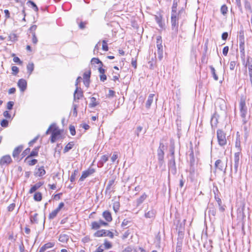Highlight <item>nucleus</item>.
<instances>
[{"label":"nucleus","instance_id":"obj_33","mask_svg":"<svg viewBox=\"0 0 252 252\" xmlns=\"http://www.w3.org/2000/svg\"><path fill=\"white\" fill-rule=\"evenodd\" d=\"M91 102L89 104V106L91 108L95 107L98 105V103L96 101V98L94 97L91 98Z\"/></svg>","mask_w":252,"mask_h":252},{"label":"nucleus","instance_id":"obj_46","mask_svg":"<svg viewBox=\"0 0 252 252\" xmlns=\"http://www.w3.org/2000/svg\"><path fill=\"white\" fill-rule=\"evenodd\" d=\"M218 123V120L216 118L213 117L211 119V124L212 126H216Z\"/></svg>","mask_w":252,"mask_h":252},{"label":"nucleus","instance_id":"obj_28","mask_svg":"<svg viewBox=\"0 0 252 252\" xmlns=\"http://www.w3.org/2000/svg\"><path fill=\"white\" fill-rule=\"evenodd\" d=\"M158 48L157 54H158V58L160 61L162 60L163 58V47L157 46Z\"/></svg>","mask_w":252,"mask_h":252},{"label":"nucleus","instance_id":"obj_22","mask_svg":"<svg viewBox=\"0 0 252 252\" xmlns=\"http://www.w3.org/2000/svg\"><path fill=\"white\" fill-rule=\"evenodd\" d=\"M154 95H155L154 94H152L149 95L148 100H147L146 103V107L147 108H148V109L150 108L152 103L153 102Z\"/></svg>","mask_w":252,"mask_h":252},{"label":"nucleus","instance_id":"obj_25","mask_svg":"<svg viewBox=\"0 0 252 252\" xmlns=\"http://www.w3.org/2000/svg\"><path fill=\"white\" fill-rule=\"evenodd\" d=\"M235 147L237 149V152L239 153V154L241 153V141L240 138L239 136H237L235 142Z\"/></svg>","mask_w":252,"mask_h":252},{"label":"nucleus","instance_id":"obj_39","mask_svg":"<svg viewBox=\"0 0 252 252\" xmlns=\"http://www.w3.org/2000/svg\"><path fill=\"white\" fill-rule=\"evenodd\" d=\"M58 212L56 210H53L51 213L49 214V219L50 220H52L54 219L57 215Z\"/></svg>","mask_w":252,"mask_h":252},{"label":"nucleus","instance_id":"obj_10","mask_svg":"<svg viewBox=\"0 0 252 252\" xmlns=\"http://www.w3.org/2000/svg\"><path fill=\"white\" fill-rule=\"evenodd\" d=\"M17 85L21 92H24L27 89V83L24 79L19 80Z\"/></svg>","mask_w":252,"mask_h":252},{"label":"nucleus","instance_id":"obj_8","mask_svg":"<svg viewBox=\"0 0 252 252\" xmlns=\"http://www.w3.org/2000/svg\"><path fill=\"white\" fill-rule=\"evenodd\" d=\"M12 162V159L9 155H5L1 158L0 159V165L2 166L4 165H8Z\"/></svg>","mask_w":252,"mask_h":252},{"label":"nucleus","instance_id":"obj_31","mask_svg":"<svg viewBox=\"0 0 252 252\" xmlns=\"http://www.w3.org/2000/svg\"><path fill=\"white\" fill-rule=\"evenodd\" d=\"M209 67L211 69V73L213 75V78L215 80L218 81L219 80V77L216 73V70L215 68L212 65H210Z\"/></svg>","mask_w":252,"mask_h":252},{"label":"nucleus","instance_id":"obj_11","mask_svg":"<svg viewBox=\"0 0 252 252\" xmlns=\"http://www.w3.org/2000/svg\"><path fill=\"white\" fill-rule=\"evenodd\" d=\"M83 96V92L80 88V90L78 87L76 88L74 93V100L75 101L76 99L79 100Z\"/></svg>","mask_w":252,"mask_h":252},{"label":"nucleus","instance_id":"obj_63","mask_svg":"<svg viewBox=\"0 0 252 252\" xmlns=\"http://www.w3.org/2000/svg\"><path fill=\"white\" fill-rule=\"evenodd\" d=\"M108 159V157L106 155H103L101 157V162L103 163L106 162Z\"/></svg>","mask_w":252,"mask_h":252},{"label":"nucleus","instance_id":"obj_61","mask_svg":"<svg viewBox=\"0 0 252 252\" xmlns=\"http://www.w3.org/2000/svg\"><path fill=\"white\" fill-rule=\"evenodd\" d=\"M176 252H182V244L179 243H177Z\"/></svg>","mask_w":252,"mask_h":252},{"label":"nucleus","instance_id":"obj_44","mask_svg":"<svg viewBox=\"0 0 252 252\" xmlns=\"http://www.w3.org/2000/svg\"><path fill=\"white\" fill-rule=\"evenodd\" d=\"M227 7L226 6V5H223L222 6H221V8H220V11H221V13L223 15H224L225 14H226L227 12Z\"/></svg>","mask_w":252,"mask_h":252},{"label":"nucleus","instance_id":"obj_38","mask_svg":"<svg viewBox=\"0 0 252 252\" xmlns=\"http://www.w3.org/2000/svg\"><path fill=\"white\" fill-rule=\"evenodd\" d=\"M243 64L246 67L252 64V59L250 56H248L247 61L246 62H245L244 64Z\"/></svg>","mask_w":252,"mask_h":252},{"label":"nucleus","instance_id":"obj_24","mask_svg":"<svg viewBox=\"0 0 252 252\" xmlns=\"http://www.w3.org/2000/svg\"><path fill=\"white\" fill-rule=\"evenodd\" d=\"M69 240V236L65 234H61L59 237V241L62 243H66Z\"/></svg>","mask_w":252,"mask_h":252},{"label":"nucleus","instance_id":"obj_6","mask_svg":"<svg viewBox=\"0 0 252 252\" xmlns=\"http://www.w3.org/2000/svg\"><path fill=\"white\" fill-rule=\"evenodd\" d=\"M227 164H224L221 160L218 159L216 161L215 163V167L216 169L219 170L220 171H223L225 172L226 169Z\"/></svg>","mask_w":252,"mask_h":252},{"label":"nucleus","instance_id":"obj_30","mask_svg":"<svg viewBox=\"0 0 252 252\" xmlns=\"http://www.w3.org/2000/svg\"><path fill=\"white\" fill-rule=\"evenodd\" d=\"M208 213L210 216H212L213 217H215L216 216V210L213 206L212 207H211L210 205L208 208Z\"/></svg>","mask_w":252,"mask_h":252},{"label":"nucleus","instance_id":"obj_20","mask_svg":"<svg viewBox=\"0 0 252 252\" xmlns=\"http://www.w3.org/2000/svg\"><path fill=\"white\" fill-rule=\"evenodd\" d=\"M39 147H35L30 153V154L27 157V158L25 159V161L28 160L30 157H36L38 155V151H39Z\"/></svg>","mask_w":252,"mask_h":252},{"label":"nucleus","instance_id":"obj_15","mask_svg":"<svg viewBox=\"0 0 252 252\" xmlns=\"http://www.w3.org/2000/svg\"><path fill=\"white\" fill-rule=\"evenodd\" d=\"M23 148V146L20 145L14 149V150L13 151L12 153V156L14 158H18L19 156V155L21 152Z\"/></svg>","mask_w":252,"mask_h":252},{"label":"nucleus","instance_id":"obj_23","mask_svg":"<svg viewBox=\"0 0 252 252\" xmlns=\"http://www.w3.org/2000/svg\"><path fill=\"white\" fill-rule=\"evenodd\" d=\"M147 197V195L144 193L139 198L136 200V206H139L141 205Z\"/></svg>","mask_w":252,"mask_h":252},{"label":"nucleus","instance_id":"obj_13","mask_svg":"<svg viewBox=\"0 0 252 252\" xmlns=\"http://www.w3.org/2000/svg\"><path fill=\"white\" fill-rule=\"evenodd\" d=\"M43 185V182H39L32 186L30 189L29 193L32 194L37 190Z\"/></svg>","mask_w":252,"mask_h":252},{"label":"nucleus","instance_id":"obj_59","mask_svg":"<svg viewBox=\"0 0 252 252\" xmlns=\"http://www.w3.org/2000/svg\"><path fill=\"white\" fill-rule=\"evenodd\" d=\"M14 105V102L13 101H8L7 103V109L11 110L12 109Z\"/></svg>","mask_w":252,"mask_h":252},{"label":"nucleus","instance_id":"obj_1","mask_svg":"<svg viewBox=\"0 0 252 252\" xmlns=\"http://www.w3.org/2000/svg\"><path fill=\"white\" fill-rule=\"evenodd\" d=\"M240 110L243 124L245 125L248 122V120L246 118L247 107L246 106L245 100L243 97H241L240 100Z\"/></svg>","mask_w":252,"mask_h":252},{"label":"nucleus","instance_id":"obj_3","mask_svg":"<svg viewBox=\"0 0 252 252\" xmlns=\"http://www.w3.org/2000/svg\"><path fill=\"white\" fill-rule=\"evenodd\" d=\"M217 134L219 144L220 146L225 145L227 143L225 133L221 129H218L217 131Z\"/></svg>","mask_w":252,"mask_h":252},{"label":"nucleus","instance_id":"obj_27","mask_svg":"<svg viewBox=\"0 0 252 252\" xmlns=\"http://www.w3.org/2000/svg\"><path fill=\"white\" fill-rule=\"evenodd\" d=\"M37 213H35L33 215H31L30 219V221L32 224L34 223H38V221L37 219Z\"/></svg>","mask_w":252,"mask_h":252},{"label":"nucleus","instance_id":"obj_14","mask_svg":"<svg viewBox=\"0 0 252 252\" xmlns=\"http://www.w3.org/2000/svg\"><path fill=\"white\" fill-rule=\"evenodd\" d=\"M155 19L159 27L162 28L164 26V23L163 22L162 16L160 14L155 15Z\"/></svg>","mask_w":252,"mask_h":252},{"label":"nucleus","instance_id":"obj_56","mask_svg":"<svg viewBox=\"0 0 252 252\" xmlns=\"http://www.w3.org/2000/svg\"><path fill=\"white\" fill-rule=\"evenodd\" d=\"M104 245L105 248L107 249H110L112 247V245L111 243L106 240H105L104 241Z\"/></svg>","mask_w":252,"mask_h":252},{"label":"nucleus","instance_id":"obj_48","mask_svg":"<svg viewBox=\"0 0 252 252\" xmlns=\"http://www.w3.org/2000/svg\"><path fill=\"white\" fill-rule=\"evenodd\" d=\"M241 54V58L242 60L243 63L244 64L245 60V49L240 50Z\"/></svg>","mask_w":252,"mask_h":252},{"label":"nucleus","instance_id":"obj_60","mask_svg":"<svg viewBox=\"0 0 252 252\" xmlns=\"http://www.w3.org/2000/svg\"><path fill=\"white\" fill-rule=\"evenodd\" d=\"M15 207V204L12 203L8 206L7 210L9 212H12L14 209Z\"/></svg>","mask_w":252,"mask_h":252},{"label":"nucleus","instance_id":"obj_49","mask_svg":"<svg viewBox=\"0 0 252 252\" xmlns=\"http://www.w3.org/2000/svg\"><path fill=\"white\" fill-rule=\"evenodd\" d=\"M12 74L16 75L19 72V68L16 66H13L11 68Z\"/></svg>","mask_w":252,"mask_h":252},{"label":"nucleus","instance_id":"obj_17","mask_svg":"<svg viewBox=\"0 0 252 252\" xmlns=\"http://www.w3.org/2000/svg\"><path fill=\"white\" fill-rule=\"evenodd\" d=\"M54 243L49 242L44 244L39 250V252H44L47 249L53 247Z\"/></svg>","mask_w":252,"mask_h":252},{"label":"nucleus","instance_id":"obj_54","mask_svg":"<svg viewBox=\"0 0 252 252\" xmlns=\"http://www.w3.org/2000/svg\"><path fill=\"white\" fill-rule=\"evenodd\" d=\"M236 65L235 61H231L229 63V69L231 70H233Z\"/></svg>","mask_w":252,"mask_h":252},{"label":"nucleus","instance_id":"obj_21","mask_svg":"<svg viewBox=\"0 0 252 252\" xmlns=\"http://www.w3.org/2000/svg\"><path fill=\"white\" fill-rule=\"evenodd\" d=\"M46 173V171L44 169V166L39 167L37 169V171L35 172V175L38 177H42Z\"/></svg>","mask_w":252,"mask_h":252},{"label":"nucleus","instance_id":"obj_26","mask_svg":"<svg viewBox=\"0 0 252 252\" xmlns=\"http://www.w3.org/2000/svg\"><path fill=\"white\" fill-rule=\"evenodd\" d=\"M74 145V143L73 141L69 142L63 149V153H65L68 152L70 150H71Z\"/></svg>","mask_w":252,"mask_h":252},{"label":"nucleus","instance_id":"obj_34","mask_svg":"<svg viewBox=\"0 0 252 252\" xmlns=\"http://www.w3.org/2000/svg\"><path fill=\"white\" fill-rule=\"evenodd\" d=\"M27 68L28 72L31 74L34 69V64L32 63H29L27 66Z\"/></svg>","mask_w":252,"mask_h":252},{"label":"nucleus","instance_id":"obj_37","mask_svg":"<svg viewBox=\"0 0 252 252\" xmlns=\"http://www.w3.org/2000/svg\"><path fill=\"white\" fill-rule=\"evenodd\" d=\"M104 232V229H101L100 230H98L96 232H95L94 234V236L95 237H103V234Z\"/></svg>","mask_w":252,"mask_h":252},{"label":"nucleus","instance_id":"obj_58","mask_svg":"<svg viewBox=\"0 0 252 252\" xmlns=\"http://www.w3.org/2000/svg\"><path fill=\"white\" fill-rule=\"evenodd\" d=\"M118 157V155L116 152L114 153L111 159L112 162H114Z\"/></svg>","mask_w":252,"mask_h":252},{"label":"nucleus","instance_id":"obj_35","mask_svg":"<svg viewBox=\"0 0 252 252\" xmlns=\"http://www.w3.org/2000/svg\"><path fill=\"white\" fill-rule=\"evenodd\" d=\"M91 62L92 64H99V65H103V63L98 58H93Z\"/></svg>","mask_w":252,"mask_h":252},{"label":"nucleus","instance_id":"obj_7","mask_svg":"<svg viewBox=\"0 0 252 252\" xmlns=\"http://www.w3.org/2000/svg\"><path fill=\"white\" fill-rule=\"evenodd\" d=\"M95 172V170L94 168H89L87 170L84 171L82 172V175L79 179V181H83L86 178L92 175Z\"/></svg>","mask_w":252,"mask_h":252},{"label":"nucleus","instance_id":"obj_62","mask_svg":"<svg viewBox=\"0 0 252 252\" xmlns=\"http://www.w3.org/2000/svg\"><path fill=\"white\" fill-rule=\"evenodd\" d=\"M30 150H31L29 148H28L26 150H25L22 153V157H24L26 156H27L29 153H30Z\"/></svg>","mask_w":252,"mask_h":252},{"label":"nucleus","instance_id":"obj_29","mask_svg":"<svg viewBox=\"0 0 252 252\" xmlns=\"http://www.w3.org/2000/svg\"><path fill=\"white\" fill-rule=\"evenodd\" d=\"M177 6H178V1H173V5L172 6L171 14L179 15V14L181 13V11H180L179 12L178 14H177V13L176 12Z\"/></svg>","mask_w":252,"mask_h":252},{"label":"nucleus","instance_id":"obj_55","mask_svg":"<svg viewBox=\"0 0 252 252\" xmlns=\"http://www.w3.org/2000/svg\"><path fill=\"white\" fill-rule=\"evenodd\" d=\"M32 42L33 44H35L37 43L38 40L36 36L35 32H32Z\"/></svg>","mask_w":252,"mask_h":252},{"label":"nucleus","instance_id":"obj_47","mask_svg":"<svg viewBox=\"0 0 252 252\" xmlns=\"http://www.w3.org/2000/svg\"><path fill=\"white\" fill-rule=\"evenodd\" d=\"M162 39L160 36H158L157 37V46L161 47Z\"/></svg>","mask_w":252,"mask_h":252},{"label":"nucleus","instance_id":"obj_32","mask_svg":"<svg viewBox=\"0 0 252 252\" xmlns=\"http://www.w3.org/2000/svg\"><path fill=\"white\" fill-rule=\"evenodd\" d=\"M33 199L36 201H40L42 200V194L40 192H36L34 193Z\"/></svg>","mask_w":252,"mask_h":252},{"label":"nucleus","instance_id":"obj_18","mask_svg":"<svg viewBox=\"0 0 252 252\" xmlns=\"http://www.w3.org/2000/svg\"><path fill=\"white\" fill-rule=\"evenodd\" d=\"M103 217L108 221L110 222L112 220V217L111 213L108 211H105L102 214Z\"/></svg>","mask_w":252,"mask_h":252},{"label":"nucleus","instance_id":"obj_50","mask_svg":"<svg viewBox=\"0 0 252 252\" xmlns=\"http://www.w3.org/2000/svg\"><path fill=\"white\" fill-rule=\"evenodd\" d=\"M120 204L118 202H115L113 204V209L115 212H117L119 209Z\"/></svg>","mask_w":252,"mask_h":252},{"label":"nucleus","instance_id":"obj_16","mask_svg":"<svg viewBox=\"0 0 252 252\" xmlns=\"http://www.w3.org/2000/svg\"><path fill=\"white\" fill-rule=\"evenodd\" d=\"M164 153L162 150H158V158L159 163L161 165L163 164L164 160Z\"/></svg>","mask_w":252,"mask_h":252},{"label":"nucleus","instance_id":"obj_42","mask_svg":"<svg viewBox=\"0 0 252 252\" xmlns=\"http://www.w3.org/2000/svg\"><path fill=\"white\" fill-rule=\"evenodd\" d=\"M25 162H27L28 164L30 166H32L35 165L37 162V160L36 159H32L30 160L29 159L28 160H26Z\"/></svg>","mask_w":252,"mask_h":252},{"label":"nucleus","instance_id":"obj_12","mask_svg":"<svg viewBox=\"0 0 252 252\" xmlns=\"http://www.w3.org/2000/svg\"><path fill=\"white\" fill-rule=\"evenodd\" d=\"M156 211L154 209H151L145 213L144 216L147 219H154L156 217Z\"/></svg>","mask_w":252,"mask_h":252},{"label":"nucleus","instance_id":"obj_36","mask_svg":"<svg viewBox=\"0 0 252 252\" xmlns=\"http://www.w3.org/2000/svg\"><path fill=\"white\" fill-rule=\"evenodd\" d=\"M104 232L105 233L103 234V237L108 236L111 238H113L114 234L111 231L104 229Z\"/></svg>","mask_w":252,"mask_h":252},{"label":"nucleus","instance_id":"obj_2","mask_svg":"<svg viewBox=\"0 0 252 252\" xmlns=\"http://www.w3.org/2000/svg\"><path fill=\"white\" fill-rule=\"evenodd\" d=\"M177 15L171 14V29L175 34H177L178 32L179 18Z\"/></svg>","mask_w":252,"mask_h":252},{"label":"nucleus","instance_id":"obj_51","mask_svg":"<svg viewBox=\"0 0 252 252\" xmlns=\"http://www.w3.org/2000/svg\"><path fill=\"white\" fill-rule=\"evenodd\" d=\"M1 126L3 127H6L8 125V122L5 119H3L0 123Z\"/></svg>","mask_w":252,"mask_h":252},{"label":"nucleus","instance_id":"obj_19","mask_svg":"<svg viewBox=\"0 0 252 252\" xmlns=\"http://www.w3.org/2000/svg\"><path fill=\"white\" fill-rule=\"evenodd\" d=\"M115 179L112 178L111 179L109 180L108 184L106 188V191L111 192L112 191V189L113 188L112 186L114 185L115 183Z\"/></svg>","mask_w":252,"mask_h":252},{"label":"nucleus","instance_id":"obj_53","mask_svg":"<svg viewBox=\"0 0 252 252\" xmlns=\"http://www.w3.org/2000/svg\"><path fill=\"white\" fill-rule=\"evenodd\" d=\"M28 3H30L32 6V8L35 11H37L38 10V8L35 3L32 1L29 0Z\"/></svg>","mask_w":252,"mask_h":252},{"label":"nucleus","instance_id":"obj_5","mask_svg":"<svg viewBox=\"0 0 252 252\" xmlns=\"http://www.w3.org/2000/svg\"><path fill=\"white\" fill-rule=\"evenodd\" d=\"M61 135V131L58 129V127H55L52 131V134L51 136V142L54 143L56 141L57 139L59 138L60 136Z\"/></svg>","mask_w":252,"mask_h":252},{"label":"nucleus","instance_id":"obj_41","mask_svg":"<svg viewBox=\"0 0 252 252\" xmlns=\"http://www.w3.org/2000/svg\"><path fill=\"white\" fill-rule=\"evenodd\" d=\"M92 228L93 229H97L100 228V225L98 221H93L92 223Z\"/></svg>","mask_w":252,"mask_h":252},{"label":"nucleus","instance_id":"obj_52","mask_svg":"<svg viewBox=\"0 0 252 252\" xmlns=\"http://www.w3.org/2000/svg\"><path fill=\"white\" fill-rule=\"evenodd\" d=\"M69 130H70V134H71V135H72V136L75 135L76 134L75 127L71 125L69 126Z\"/></svg>","mask_w":252,"mask_h":252},{"label":"nucleus","instance_id":"obj_40","mask_svg":"<svg viewBox=\"0 0 252 252\" xmlns=\"http://www.w3.org/2000/svg\"><path fill=\"white\" fill-rule=\"evenodd\" d=\"M78 172V171L77 170H75L74 172L72 173L70 178V180L71 182H73L75 181L76 176L77 175Z\"/></svg>","mask_w":252,"mask_h":252},{"label":"nucleus","instance_id":"obj_4","mask_svg":"<svg viewBox=\"0 0 252 252\" xmlns=\"http://www.w3.org/2000/svg\"><path fill=\"white\" fill-rule=\"evenodd\" d=\"M168 166L169 169V173H171L173 175H175L177 173V168L176 166L175 159L171 158L168 162Z\"/></svg>","mask_w":252,"mask_h":252},{"label":"nucleus","instance_id":"obj_45","mask_svg":"<svg viewBox=\"0 0 252 252\" xmlns=\"http://www.w3.org/2000/svg\"><path fill=\"white\" fill-rule=\"evenodd\" d=\"M102 48L105 51H107L108 50V47L107 44V41L105 40H102Z\"/></svg>","mask_w":252,"mask_h":252},{"label":"nucleus","instance_id":"obj_57","mask_svg":"<svg viewBox=\"0 0 252 252\" xmlns=\"http://www.w3.org/2000/svg\"><path fill=\"white\" fill-rule=\"evenodd\" d=\"M240 50L245 49V40H239Z\"/></svg>","mask_w":252,"mask_h":252},{"label":"nucleus","instance_id":"obj_43","mask_svg":"<svg viewBox=\"0 0 252 252\" xmlns=\"http://www.w3.org/2000/svg\"><path fill=\"white\" fill-rule=\"evenodd\" d=\"M91 71L90 70H89L88 71H86L84 73L83 75V78L84 80L86 79H90V76H91Z\"/></svg>","mask_w":252,"mask_h":252},{"label":"nucleus","instance_id":"obj_64","mask_svg":"<svg viewBox=\"0 0 252 252\" xmlns=\"http://www.w3.org/2000/svg\"><path fill=\"white\" fill-rule=\"evenodd\" d=\"M19 250L20 252H27V251L25 250V247L23 243H21L19 246Z\"/></svg>","mask_w":252,"mask_h":252},{"label":"nucleus","instance_id":"obj_9","mask_svg":"<svg viewBox=\"0 0 252 252\" xmlns=\"http://www.w3.org/2000/svg\"><path fill=\"white\" fill-rule=\"evenodd\" d=\"M240 154H239V152H236L234 154V171L235 174H236L238 171V166L239 165V161H240Z\"/></svg>","mask_w":252,"mask_h":252}]
</instances>
